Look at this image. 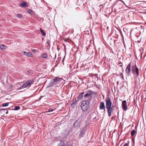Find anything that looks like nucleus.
<instances>
[{"instance_id":"obj_44","label":"nucleus","mask_w":146,"mask_h":146,"mask_svg":"<svg viewBox=\"0 0 146 146\" xmlns=\"http://www.w3.org/2000/svg\"><path fill=\"white\" fill-rule=\"evenodd\" d=\"M5 110L4 109H1V110Z\"/></svg>"},{"instance_id":"obj_52","label":"nucleus","mask_w":146,"mask_h":146,"mask_svg":"<svg viewBox=\"0 0 146 146\" xmlns=\"http://www.w3.org/2000/svg\"><path fill=\"white\" fill-rule=\"evenodd\" d=\"M67 146H71L69 145H67Z\"/></svg>"},{"instance_id":"obj_39","label":"nucleus","mask_w":146,"mask_h":146,"mask_svg":"<svg viewBox=\"0 0 146 146\" xmlns=\"http://www.w3.org/2000/svg\"><path fill=\"white\" fill-rule=\"evenodd\" d=\"M132 140L133 141V143L134 146V144H135L134 140H133V139H132Z\"/></svg>"},{"instance_id":"obj_8","label":"nucleus","mask_w":146,"mask_h":146,"mask_svg":"<svg viewBox=\"0 0 146 146\" xmlns=\"http://www.w3.org/2000/svg\"><path fill=\"white\" fill-rule=\"evenodd\" d=\"M62 79V78L58 77H56L53 80L54 82L56 85L59 84L61 82Z\"/></svg>"},{"instance_id":"obj_55","label":"nucleus","mask_w":146,"mask_h":146,"mask_svg":"<svg viewBox=\"0 0 146 146\" xmlns=\"http://www.w3.org/2000/svg\"><path fill=\"white\" fill-rule=\"evenodd\" d=\"M47 114L48 115H49V113H47Z\"/></svg>"},{"instance_id":"obj_22","label":"nucleus","mask_w":146,"mask_h":146,"mask_svg":"<svg viewBox=\"0 0 146 146\" xmlns=\"http://www.w3.org/2000/svg\"><path fill=\"white\" fill-rule=\"evenodd\" d=\"M135 133V131L134 130H133L131 131V136H133Z\"/></svg>"},{"instance_id":"obj_54","label":"nucleus","mask_w":146,"mask_h":146,"mask_svg":"<svg viewBox=\"0 0 146 146\" xmlns=\"http://www.w3.org/2000/svg\"><path fill=\"white\" fill-rule=\"evenodd\" d=\"M47 114L48 115H49V113H47Z\"/></svg>"},{"instance_id":"obj_9","label":"nucleus","mask_w":146,"mask_h":146,"mask_svg":"<svg viewBox=\"0 0 146 146\" xmlns=\"http://www.w3.org/2000/svg\"><path fill=\"white\" fill-rule=\"evenodd\" d=\"M113 106H112V107L110 106V107L106 108L107 109L108 115L109 117H110L111 116V113L113 110Z\"/></svg>"},{"instance_id":"obj_46","label":"nucleus","mask_w":146,"mask_h":146,"mask_svg":"<svg viewBox=\"0 0 146 146\" xmlns=\"http://www.w3.org/2000/svg\"><path fill=\"white\" fill-rule=\"evenodd\" d=\"M133 40L134 41H135V42H136V41H135V40L134 39H133Z\"/></svg>"},{"instance_id":"obj_42","label":"nucleus","mask_w":146,"mask_h":146,"mask_svg":"<svg viewBox=\"0 0 146 146\" xmlns=\"http://www.w3.org/2000/svg\"><path fill=\"white\" fill-rule=\"evenodd\" d=\"M57 50L59 51V49L58 48V46H57Z\"/></svg>"},{"instance_id":"obj_30","label":"nucleus","mask_w":146,"mask_h":146,"mask_svg":"<svg viewBox=\"0 0 146 146\" xmlns=\"http://www.w3.org/2000/svg\"><path fill=\"white\" fill-rule=\"evenodd\" d=\"M64 50L65 51V55L66 54V46H65V45L64 44Z\"/></svg>"},{"instance_id":"obj_51","label":"nucleus","mask_w":146,"mask_h":146,"mask_svg":"<svg viewBox=\"0 0 146 146\" xmlns=\"http://www.w3.org/2000/svg\"><path fill=\"white\" fill-rule=\"evenodd\" d=\"M117 83H119V81H117Z\"/></svg>"},{"instance_id":"obj_27","label":"nucleus","mask_w":146,"mask_h":146,"mask_svg":"<svg viewBox=\"0 0 146 146\" xmlns=\"http://www.w3.org/2000/svg\"><path fill=\"white\" fill-rule=\"evenodd\" d=\"M120 76H121V78L122 79V80H124V76H123V75L122 73H121L120 74Z\"/></svg>"},{"instance_id":"obj_43","label":"nucleus","mask_w":146,"mask_h":146,"mask_svg":"<svg viewBox=\"0 0 146 146\" xmlns=\"http://www.w3.org/2000/svg\"><path fill=\"white\" fill-rule=\"evenodd\" d=\"M118 1H121V2H123V3H124L123 1L121 0H119Z\"/></svg>"},{"instance_id":"obj_3","label":"nucleus","mask_w":146,"mask_h":146,"mask_svg":"<svg viewBox=\"0 0 146 146\" xmlns=\"http://www.w3.org/2000/svg\"><path fill=\"white\" fill-rule=\"evenodd\" d=\"M86 102L85 101H82L80 105V107L83 111L86 112L90 108V103Z\"/></svg>"},{"instance_id":"obj_49","label":"nucleus","mask_w":146,"mask_h":146,"mask_svg":"<svg viewBox=\"0 0 146 146\" xmlns=\"http://www.w3.org/2000/svg\"><path fill=\"white\" fill-rule=\"evenodd\" d=\"M137 38H139V36H137Z\"/></svg>"},{"instance_id":"obj_28","label":"nucleus","mask_w":146,"mask_h":146,"mask_svg":"<svg viewBox=\"0 0 146 146\" xmlns=\"http://www.w3.org/2000/svg\"><path fill=\"white\" fill-rule=\"evenodd\" d=\"M53 110L52 108H50L48 110V111L46 112V113H47L49 112L52 111Z\"/></svg>"},{"instance_id":"obj_50","label":"nucleus","mask_w":146,"mask_h":146,"mask_svg":"<svg viewBox=\"0 0 146 146\" xmlns=\"http://www.w3.org/2000/svg\"><path fill=\"white\" fill-rule=\"evenodd\" d=\"M50 56L52 58V56L50 55Z\"/></svg>"},{"instance_id":"obj_41","label":"nucleus","mask_w":146,"mask_h":146,"mask_svg":"<svg viewBox=\"0 0 146 146\" xmlns=\"http://www.w3.org/2000/svg\"><path fill=\"white\" fill-rule=\"evenodd\" d=\"M139 75V70L138 68H137V76H138Z\"/></svg>"},{"instance_id":"obj_34","label":"nucleus","mask_w":146,"mask_h":146,"mask_svg":"<svg viewBox=\"0 0 146 146\" xmlns=\"http://www.w3.org/2000/svg\"><path fill=\"white\" fill-rule=\"evenodd\" d=\"M53 54L54 55V57L53 58V59H55L56 57V53H53Z\"/></svg>"},{"instance_id":"obj_10","label":"nucleus","mask_w":146,"mask_h":146,"mask_svg":"<svg viewBox=\"0 0 146 146\" xmlns=\"http://www.w3.org/2000/svg\"><path fill=\"white\" fill-rule=\"evenodd\" d=\"M122 106L123 110H126L127 109V107L126 105V100H124L122 101Z\"/></svg>"},{"instance_id":"obj_37","label":"nucleus","mask_w":146,"mask_h":146,"mask_svg":"<svg viewBox=\"0 0 146 146\" xmlns=\"http://www.w3.org/2000/svg\"><path fill=\"white\" fill-rule=\"evenodd\" d=\"M65 56H66V55H65L64 56V58H63V59L62 60V62L63 64H64V58H65Z\"/></svg>"},{"instance_id":"obj_33","label":"nucleus","mask_w":146,"mask_h":146,"mask_svg":"<svg viewBox=\"0 0 146 146\" xmlns=\"http://www.w3.org/2000/svg\"><path fill=\"white\" fill-rule=\"evenodd\" d=\"M134 100L135 101L137 100V96H134Z\"/></svg>"},{"instance_id":"obj_11","label":"nucleus","mask_w":146,"mask_h":146,"mask_svg":"<svg viewBox=\"0 0 146 146\" xmlns=\"http://www.w3.org/2000/svg\"><path fill=\"white\" fill-rule=\"evenodd\" d=\"M84 93L85 92H83L80 94L77 98V101H79L81 100L82 99L83 95L84 94Z\"/></svg>"},{"instance_id":"obj_18","label":"nucleus","mask_w":146,"mask_h":146,"mask_svg":"<svg viewBox=\"0 0 146 146\" xmlns=\"http://www.w3.org/2000/svg\"><path fill=\"white\" fill-rule=\"evenodd\" d=\"M27 11L28 12V13L30 14H31V15H33L34 14V12L33 11L29 9H27Z\"/></svg>"},{"instance_id":"obj_23","label":"nucleus","mask_w":146,"mask_h":146,"mask_svg":"<svg viewBox=\"0 0 146 146\" xmlns=\"http://www.w3.org/2000/svg\"><path fill=\"white\" fill-rule=\"evenodd\" d=\"M9 103H6L3 104L2 106V107H6L8 106Z\"/></svg>"},{"instance_id":"obj_35","label":"nucleus","mask_w":146,"mask_h":146,"mask_svg":"<svg viewBox=\"0 0 146 146\" xmlns=\"http://www.w3.org/2000/svg\"><path fill=\"white\" fill-rule=\"evenodd\" d=\"M24 88H25L24 87H22V86L21 87L19 88L18 89V90H20L21 89H23Z\"/></svg>"},{"instance_id":"obj_16","label":"nucleus","mask_w":146,"mask_h":146,"mask_svg":"<svg viewBox=\"0 0 146 146\" xmlns=\"http://www.w3.org/2000/svg\"><path fill=\"white\" fill-rule=\"evenodd\" d=\"M76 99L74 98L73 100V102L71 104V106H73V107L76 104Z\"/></svg>"},{"instance_id":"obj_45","label":"nucleus","mask_w":146,"mask_h":146,"mask_svg":"<svg viewBox=\"0 0 146 146\" xmlns=\"http://www.w3.org/2000/svg\"><path fill=\"white\" fill-rule=\"evenodd\" d=\"M27 72L28 73H29L30 72V71L29 70L27 71Z\"/></svg>"},{"instance_id":"obj_48","label":"nucleus","mask_w":146,"mask_h":146,"mask_svg":"<svg viewBox=\"0 0 146 146\" xmlns=\"http://www.w3.org/2000/svg\"><path fill=\"white\" fill-rule=\"evenodd\" d=\"M113 117H111V120H112V119H113Z\"/></svg>"},{"instance_id":"obj_40","label":"nucleus","mask_w":146,"mask_h":146,"mask_svg":"<svg viewBox=\"0 0 146 146\" xmlns=\"http://www.w3.org/2000/svg\"><path fill=\"white\" fill-rule=\"evenodd\" d=\"M141 38H140V40H138L137 41V42H140V40H141Z\"/></svg>"},{"instance_id":"obj_26","label":"nucleus","mask_w":146,"mask_h":146,"mask_svg":"<svg viewBox=\"0 0 146 146\" xmlns=\"http://www.w3.org/2000/svg\"><path fill=\"white\" fill-rule=\"evenodd\" d=\"M50 40H47L46 41V43L48 44V46H50Z\"/></svg>"},{"instance_id":"obj_25","label":"nucleus","mask_w":146,"mask_h":146,"mask_svg":"<svg viewBox=\"0 0 146 146\" xmlns=\"http://www.w3.org/2000/svg\"><path fill=\"white\" fill-rule=\"evenodd\" d=\"M17 16L18 18H21L23 16L21 14H17Z\"/></svg>"},{"instance_id":"obj_2","label":"nucleus","mask_w":146,"mask_h":146,"mask_svg":"<svg viewBox=\"0 0 146 146\" xmlns=\"http://www.w3.org/2000/svg\"><path fill=\"white\" fill-rule=\"evenodd\" d=\"M83 96V101L88 102V103H90V102L92 100V94H93L92 91H90L88 92H86Z\"/></svg>"},{"instance_id":"obj_36","label":"nucleus","mask_w":146,"mask_h":146,"mask_svg":"<svg viewBox=\"0 0 146 146\" xmlns=\"http://www.w3.org/2000/svg\"><path fill=\"white\" fill-rule=\"evenodd\" d=\"M118 7H119V8H120L122 7V5H121V4H119V5L118 6Z\"/></svg>"},{"instance_id":"obj_20","label":"nucleus","mask_w":146,"mask_h":146,"mask_svg":"<svg viewBox=\"0 0 146 146\" xmlns=\"http://www.w3.org/2000/svg\"><path fill=\"white\" fill-rule=\"evenodd\" d=\"M66 145L64 142H62V141L58 145V146H65Z\"/></svg>"},{"instance_id":"obj_53","label":"nucleus","mask_w":146,"mask_h":146,"mask_svg":"<svg viewBox=\"0 0 146 146\" xmlns=\"http://www.w3.org/2000/svg\"><path fill=\"white\" fill-rule=\"evenodd\" d=\"M145 14L146 15V12H145Z\"/></svg>"},{"instance_id":"obj_29","label":"nucleus","mask_w":146,"mask_h":146,"mask_svg":"<svg viewBox=\"0 0 146 146\" xmlns=\"http://www.w3.org/2000/svg\"><path fill=\"white\" fill-rule=\"evenodd\" d=\"M4 45L3 44H1L0 45V48L1 49L3 50L4 48Z\"/></svg>"},{"instance_id":"obj_1","label":"nucleus","mask_w":146,"mask_h":146,"mask_svg":"<svg viewBox=\"0 0 146 146\" xmlns=\"http://www.w3.org/2000/svg\"><path fill=\"white\" fill-rule=\"evenodd\" d=\"M131 71L132 73L135 76L136 74H137V67L136 66L135 61V65L134 63L130 62L128 65L125 69V72L128 75L130 74Z\"/></svg>"},{"instance_id":"obj_38","label":"nucleus","mask_w":146,"mask_h":146,"mask_svg":"<svg viewBox=\"0 0 146 146\" xmlns=\"http://www.w3.org/2000/svg\"><path fill=\"white\" fill-rule=\"evenodd\" d=\"M36 49H33V52H36Z\"/></svg>"},{"instance_id":"obj_31","label":"nucleus","mask_w":146,"mask_h":146,"mask_svg":"<svg viewBox=\"0 0 146 146\" xmlns=\"http://www.w3.org/2000/svg\"><path fill=\"white\" fill-rule=\"evenodd\" d=\"M118 64L119 65V66L120 67H122L123 66V65L122 64V62H120L118 63Z\"/></svg>"},{"instance_id":"obj_32","label":"nucleus","mask_w":146,"mask_h":146,"mask_svg":"<svg viewBox=\"0 0 146 146\" xmlns=\"http://www.w3.org/2000/svg\"><path fill=\"white\" fill-rule=\"evenodd\" d=\"M123 146H129V143H125Z\"/></svg>"},{"instance_id":"obj_6","label":"nucleus","mask_w":146,"mask_h":146,"mask_svg":"<svg viewBox=\"0 0 146 146\" xmlns=\"http://www.w3.org/2000/svg\"><path fill=\"white\" fill-rule=\"evenodd\" d=\"M81 120L80 118H79L76 119L73 124L74 127L76 129H77L80 127Z\"/></svg>"},{"instance_id":"obj_14","label":"nucleus","mask_w":146,"mask_h":146,"mask_svg":"<svg viewBox=\"0 0 146 146\" xmlns=\"http://www.w3.org/2000/svg\"><path fill=\"white\" fill-rule=\"evenodd\" d=\"M22 53L23 54L27 56H31V55L32 54L30 52H26L25 51H22Z\"/></svg>"},{"instance_id":"obj_4","label":"nucleus","mask_w":146,"mask_h":146,"mask_svg":"<svg viewBox=\"0 0 146 146\" xmlns=\"http://www.w3.org/2000/svg\"><path fill=\"white\" fill-rule=\"evenodd\" d=\"M34 83L33 80H29L24 82L22 85V87L26 88L30 87Z\"/></svg>"},{"instance_id":"obj_19","label":"nucleus","mask_w":146,"mask_h":146,"mask_svg":"<svg viewBox=\"0 0 146 146\" xmlns=\"http://www.w3.org/2000/svg\"><path fill=\"white\" fill-rule=\"evenodd\" d=\"M40 32L42 34V35L43 36H45L46 35V33L44 32V31L42 30L41 28H40Z\"/></svg>"},{"instance_id":"obj_21","label":"nucleus","mask_w":146,"mask_h":146,"mask_svg":"<svg viewBox=\"0 0 146 146\" xmlns=\"http://www.w3.org/2000/svg\"><path fill=\"white\" fill-rule=\"evenodd\" d=\"M42 57L44 58H47L48 57L47 54L46 53L43 54L42 56Z\"/></svg>"},{"instance_id":"obj_12","label":"nucleus","mask_w":146,"mask_h":146,"mask_svg":"<svg viewBox=\"0 0 146 146\" xmlns=\"http://www.w3.org/2000/svg\"><path fill=\"white\" fill-rule=\"evenodd\" d=\"M100 110H104V112H105L106 110L105 109V106L104 103L103 102H101L100 103Z\"/></svg>"},{"instance_id":"obj_47","label":"nucleus","mask_w":146,"mask_h":146,"mask_svg":"<svg viewBox=\"0 0 146 146\" xmlns=\"http://www.w3.org/2000/svg\"><path fill=\"white\" fill-rule=\"evenodd\" d=\"M8 113V111H7L6 112V114H7Z\"/></svg>"},{"instance_id":"obj_13","label":"nucleus","mask_w":146,"mask_h":146,"mask_svg":"<svg viewBox=\"0 0 146 146\" xmlns=\"http://www.w3.org/2000/svg\"><path fill=\"white\" fill-rule=\"evenodd\" d=\"M54 85H56L55 84L54 82V81L53 80L50 82L48 85V87H50Z\"/></svg>"},{"instance_id":"obj_24","label":"nucleus","mask_w":146,"mask_h":146,"mask_svg":"<svg viewBox=\"0 0 146 146\" xmlns=\"http://www.w3.org/2000/svg\"><path fill=\"white\" fill-rule=\"evenodd\" d=\"M20 108V107L19 106H15L14 110H19Z\"/></svg>"},{"instance_id":"obj_7","label":"nucleus","mask_w":146,"mask_h":146,"mask_svg":"<svg viewBox=\"0 0 146 146\" xmlns=\"http://www.w3.org/2000/svg\"><path fill=\"white\" fill-rule=\"evenodd\" d=\"M106 108L111 106L112 102L109 97H108L106 99Z\"/></svg>"},{"instance_id":"obj_5","label":"nucleus","mask_w":146,"mask_h":146,"mask_svg":"<svg viewBox=\"0 0 146 146\" xmlns=\"http://www.w3.org/2000/svg\"><path fill=\"white\" fill-rule=\"evenodd\" d=\"M89 125L88 124H86L84 127H83L81 131H80V133L79 134V136L80 137H82L84 136V134L86 133V131L88 129Z\"/></svg>"},{"instance_id":"obj_15","label":"nucleus","mask_w":146,"mask_h":146,"mask_svg":"<svg viewBox=\"0 0 146 146\" xmlns=\"http://www.w3.org/2000/svg\"><path fill=\"white\" fill-rule=\"evenodd\" d=\"M20 5L23 7H28V5L27 3L24 1L22 2Z\"/></svg>"},{"instance_id":"obj_17","label":"nucleus","mask_w":146,"mask_h":146,"mask_svg":"<svg viewBox=\"0 0 146 146\" xmlns=\"http://www.w3.org/2000/svg\"><path fill=\"white\" fill-rule=\"evenodd\" d=\"M139 55H140V56L141 57L142 56V53H143V49L142 48H141L139 49Z\"/></svg>"}]
</instances>
